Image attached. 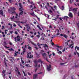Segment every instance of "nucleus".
<instances>
[{"instance_id":"f257e3e1","label":"nucleus","mask_w":79,"mask_h":79,"mask_svg":"<svg viewBox=\"0 0 79 79\" xmlns=\"http://www.w3.org/2000/svg\"><path fill=\"white\" fill-rule=\"evenodd\" d=\"M47 5H46L44 7L45 8H46L47 10H48V12L49 13H53V11H52L51 9H49V10H48V8H47V7H50L51 6H49V3H47Z\"/></svg>"},{"instance_id":"f03ea898","label":"nucleus","mask_w":79,"mask_h":79,"mask_svg":"<svg viewBox=\"0 0 79 79\" xmlns=\"http://www.w3.org/2000/svg\"><path fill=\"white\" fill-rule=\"evenodd\" d=\"M15 10H16V8L15 7H10V9H8V11H11L12 13V14H13V13H16V12H15Z\"/></svg>"},{"instance_id":"7ed1b4c3","label":"nucleus","mask_w":79,"mask_h":79,"mask_svg":"<svg viewBox=\"0 0 79 79\" xmlns=\"http://www.w3.org/2000/svg\"><path fill=\"white\" fill-rule=\"evenodd\" d=\"M27 58H31L33 57V55H31V52H30L27 54Z\"/></svg>"},{"instance_id":"20e7f679","label":"nucleus","mask_w":79,"mask_h":79,"mask_svg":"<svg viewBox=\"0 0 79 79\" xmlns=\"http://www.w3.org/2000/svg\"><path fill=\"white\" fill-rule=\"evenodd\" d=\"M19 10L20 11H21L20 13L19 14V16H21V15H22L23 14V13H24V12H23V10H21V8H19Z\"/></svg>"},{"instance_id":"39448f33","label":"nucleus","mask_w":79,"mask_h":79,"mask_svg":"<svg viewBox=\"0 0 79 79\" xmlns=\"http://www.w3.org/2000/svg\"><path fill=\"white\" fill-rule=\"evenodd\" d=\"M14 61H15V59H14V58H13L12 57H10V58L9 59L10 61H11V63H13V61L12 60V59Z\"/></svg>"},{"instance_id":"423d86ee","label":"nucleus","mask_w":79,"mask_h":79,"mask_svg":"<svg viewBox=\"0 0 79 79\" xmlns=\"http://www.w3.org/2000/svg\"><path fill=\"white\" fill-rule=\"evenodd\" d=\"M33 5L34 6V7H33V5H31L30 6V8H33L31 9V10H34V9H35V8H36V7L35 6V5H34V4H33Z\"/></svg>"},{"instance_id":"0eeeda50","label":"nucleus","mask_w":79,"mask_h":79,"mask_svg":"<svg viewBox=\"0 0 79 79\" xmlns=\"http://www.w3.org/2000/svg\"><path fill=\"white\" fill-rule=\"evenodd\" d=\"M51 65H49V66L47 68V70H48V71H50L51 70Z\"/></svg>"},{"instance_id":"6e6552de","label":"nucleus","mask_w":79,"mask_h":79,"mask_svg":"<svg viewBox=\"0 0 79 79\" xmlns=\"http://www.w3.org/2000/svg\"><path fill=\"white\" fill-rule=\"evenodd\" d=\"M17 18H18V17L15 16H15H13L12 17L10 18V19L12 20V21H13V19H17Z\"/></svg>"},{"instance_id":"1a4fd4ad","label":"nucleus","mask_w":79,"mask_h":79,"mask_svg":"<svg viewBox=\"0 0 79 79\" xmlns=\"http://www.w3.org/2000/svg\"><path fill=\"white\" fill-rule=\"evenodd\" d=\"M42 55L44 58H45L47 57V55H46V53H43Z\"/></svg>"},{"instance_id":"9d476101","label":"nucleus","mask_w":79,"mask_h":79,"mask_svg":"<svg viewBox=\"0 0 79 79\" xmlns=\"http://www.w3.org/2000/svg\"><path fill=\"white\" fill-rule=\"evenodd\" d=\"M56 50H57L58 53H59V54L60 53V54H62V52L60 51L59 50V49H58V48H57Z\"/></svg>"},{"instance_id":"9b49d317","label":"nucleus","mask_w":79,"mask_h":79,"mask_svg":"<svg viewBox=\"0 0 79 79\" xmlns=\"http://www.w3.org/2000/svg\"><path fill=\"white\" fill-rule=\"evenodd\" d=\"M38 76L37 74H34L33 75V78L37 79Z\"/></svg>"},{"instance_id":"f8f14e48","label":"nucleus","mask_w":79,"mask_h":79,"mask_svg":"<svg viewBox=\"0 0 79 79\" xmlns=\"http://www.w3.org/2000/svg\"><path fill=\"white\" fill-rule=\"evenodd\" d=\"M69 17H70V18H73V14H72L71 13H69Z\"/></svg>"},{"instance_id":"ddd939ff","label":"nucleus","mask_w":79,"mask_h":79,"mask_svg":"<svg viewBox=\"0 0 79 79\" xmlns=\"http://www.w3.org/2000/svg\"><path fill=\"white\" fill-rule=\"evenodd\" d=\"M19 6L20 7V8H21V10H23V6H22V5L21 3H19Z\"/></svg>"},{"instance_id":"4468645a","label":"nucleus","mask_w":79,"mask_h":79,"mask_svg":"<svg viewBox=\"0 0 79 79\" xmlns=\"http://www.w3.org/2000/svg\"><path fill=\"white\" fill-rule=\"evenodd\" d=\"M56 47L58 48V49H59V50H61V49H62V48H61V46H56Z\"/></svg>"},{"instance_id":"2eb2a0df","label":"nucleus","mask_w":79,"mask_h":79,"mask_svg":"<svg viewBox=\"0 0 79 79\" xmlns=\"http://www.w3.org/2000/svg\"><path fill=\"white\" fill-rule=\"evenodd\" d=\"M73 11L74 13H76V11H77V9H73Z\"/></svg>"},{"instance_id":"dca6fc26","label":"nucleus","mask_w":79,"mask_h":79,"mask_svg":"<svg viewBox=\"0 0 79 79\" xmlns=\"http://www.w3.org/2000/svg\"><path fill=\"white\" fill-rule=\"evenodd\" d=\"M26 52V48H24L23 49V54H24V52Z\"/></svg>"},{"instance_id":"f3484780","label":"nucleus","mask_w":79,"mask_h":79,"mask_svg":"<svg viewBox=\"0 0 79 79\" xmlns=\"http://www.w3.org/2000/svg\"><path fill=\"white\" fill-rule=\"evenodd\" d=\"M37 63H42V60L41 59H39L37 61Z\"/></svg>"},{"instance_id":"a211bd4d","label":"nucleus","mask_w":79,"mask_h":79,"mask_svg":"<svg viewBox=\"0 0 79 79\" xmlns=\"http://www.w3.org/2000/svg\"><path fill=\"white\" fill-rule=\"evenodd\" d=\"M17 38L18 39H17V41H20V39H19V36L18 35Z\"/></svg>"},{"instance_id":"6ab92c4d","label":"nucleus","mask_w":79,"mask_h":79,"mask_svg":"<svg viewBox=\"0 0 79 79\" xmlns=\"http://www.w3.org/2000/svg\"><path fill=\"white\" fill-rule=\"evenodd\" d=\"M37 27H38L39 29H40L41 31H42V29L40 28V27L39 26V25H37Z\"/></svg>"},{"instance_id":"aec40b11","label":"nucleus","mask_w":79,"mask_h":79,"mask_svg":"<svg viewBox=\"0 0 79 79\" xmlns=\"http://www.w3.org/2000/svg\"><path fill=\"white\" fill-rule=\"evenodd\" d=\"M75 50L76 51V48H77V50H79V47H78L77 46H76V47H75Z\"/></svg>"},{"instance_id":"412c9836","label":"nucleus","mask_w":79,"mask_h":79,"mask_svg":"<svg viewBox=\"0 0 79 79\" xmlns=\"http://www.w3.org/2000/svg\"><path fill=\"white\" fill-rule=\"evenodd\" d=\"M61 9L62 10H64V6H62L61 7Z\"/></svg>"},{"instance_id":"4be33fe9","label":"nucleus","mask_w":79,"mask_h":79,"mask_svg":"<svg viewBox=\"0 0 79 79\" xmlns=\"http://www.w3.org/2000/svg\"><path fill=\"white\" fill-rule=\"evenodd\" d=\"M43 47L44 48H45L46 47H48V46H47V45L46 44H44L43 45Z\"/></svg>"},{"instance_id":"5701e85b","label":"nucleus","mask_w":79,"mask_h":79,"mask_svg":"<svg viewBox=\"0 0 79 79\" xmlns=\"http://www.w3.org/2000/svg\"><path fill=\"white\" fill-rule=\"evenodd\" d=\"M64 19H66V20H67V19L68 18V17L66 16H65L64 17Z\"/></svg>"},{"instance_id":"b1692460","label":"nucleus","mask_w":79,"mask_h":79,"mask_svg":"<svg viewBox=\"0 0 79 79\" xmlns=\"http://www.w3.org/2000/svg\"><path fill=\"white\" fill-rule=\"evenodd\" d=\"M0 13L1 15H2V16H3V11H1Z\"/></svg>"},{"instance_id":"393cba45","label":"nucleus","mask_w":79,"mask_h":79,"mask_svg":"<svg viewBox=\"0 0 79 79\" xmlns=\"http://www.w3.org/2000/svg\"><path fill=\"white\" fill-rule=\"evenodd\" d=\"M63 36L64 37H65V38H67V37H68V35H63Z\"/></svg>"},{"instance_id":"a878e982","label":"nucleus","mask_w":79,"mask_h":79,"mask_svg":"<svg viewBox=\"0 0 79 79\" xmlns=\"http://www.w3.org/2000/svg\"><path fill=\"white\" fill-rule=\"evenodd\" d=\"M56 31H58V33L56 34L57 35H60V33H58L59 32V30L57 29L56 30Z\"/></svg>"},{"instance_id":"bb28decb","label":"nucleus","mask_w":79,"mask_h":79,"mask_svg":"<svg viewBox=\"0 0 79 79\" xmlns=\"http://www.w3.org/2000/svg\"><path fill=\"white\" fill-rule=\"evenodd\" d=\"M73 45H74V43H73V44L70 45L69 46V48H71V47H72V46Z\"/></svg>"},{"instance_id":"cd10ccee","label":"nucleus","mask_w":79,"mask_h":79,"mask_svg":"<svg viewBox=\"0 0 79 79\" xmlns=\"http://www.w3.org/2000/svg\"><path fill=\"white\" fill-rule=\"evenodd\" d=\"M18 25L19 26L20 28H21V29H22V28H23V27H22L20 25V24H18Z\"/></svg>"},{"instance_id":"c85d7f7f","label":"nucleus","mask_w":79,"mask_h":79,"mask_svg":"<svg viewBox=\"0 0 79 79\" xmlns=\"http://www.w3.org/2000/svg\"><path fill=\"white\" fill-rule=\"evenodd\" d=\"M20 65L21 66V67H22V68H23H23H24V66H23L22 65V64H21V63H20Z\"/></svg>"},{"instance_id":"c756f323","label":"nucleus","mask_w":79,"mask_h":79,"mask_svg":"<svg viewBox=\"0 0 79 79\" xmlns=\"http://www.w3.org/2000/svg\"><path fill=\"white\" fill-rule=\"evenodd\" d=\"M34 63L35 64H37V61H36V60H35L34 61Z\"/></svg>"},{"instance_id":"7c9ffc66","label":"nucleus","mask_w":79,"mask_h":79,"mask_svg":"<svg viewBox=\"0 0 79 79\" xmlns=\"http://www.w3.org/2000/svg\"><path fill=\"white\" fill-rule=\"evenodd\" d=\"M21 61L22 62L23 64L24 63V61H23V60H22V58H21Z\"/></svg>"},{"instance_id":"2f4dec72","label":"nucleus","mask_w":79,"mask_h":79,"mask_svg":"<svg viewBox=\"0 0 79 79\" xmlns=\"http://www.w3.org/2000/svg\"><path fill=\"white\" fill-rule=\"evenodd\" d=\"M27 28L28 29H31V27H30L29 26H27Z\"/></svg>"},{"instance_id":"473e14b6","label":"nucleus","mask_w":79,"mask_h":79,"mask_svg":"<svg viewBox=\"0 0 79 79\" xmlns=\"http://www.w3.org/2000/svg\"><path fill=\"white\" fill-rule=\"evenodd\" d=\"M28 49H29V50H31V49H32V48L31 47L29 46L28 48Z\"/></svg>"},{"instance_id":"72a5a7b5","label":"nucleus","mask_w":79,"mask_h":79,"mask_svg":"<svg viewBox=\"0 0 79 79\" xmlns=\"http://www.w3.org/2000/svg\"><path fill=\"white\" fill-rule=\"evenodd\" d=\"M9 50L10 51H13V48H11L10 49H9Z\"/></svg>"},{"instance_id":"f704fd0d","label":"nucleus","mask_w":79,"mask_h":79,"mask_svg":"<svg viewBox=\"0 0 79 79\" xmlns=\"http://www.w3.org/2000/svg\"><path fill=\"white\" fill-rule=\"evenodd\" d=\"M35 48V50H38V48H37V47L36 46H35L34 47Z\"/></svg>"},{"instance_id":"c9c22d12","label":"nucleus","mask_w":79,"mask_h":79,"mask_svg":"<svg viewBox=\"0 0 79 79\" xmlns=\"http://www.w3.org/2000/svg\"><path fill=\"white\" fill-rule=\"evenodd\" d=\"M54 8H55V9L56 10V8H57V7H56V6H54Z\"/></svg>"},{"instance_id":"e433bc0d","label":"nucleus","mask_w":79,"mask_h":79,"mask_svg":"<svg viewBox=\"0 0 79 79\" xmlns=\"http://www.w3.org/2000/svg\"><path fill=\"white\" fill-rule=\"evenodd\" d=\"M51 8L52 10H53V11H54L55 9H53V7H51Z\"/></svg>"},{"instance_id":"4c0bfd02","label":"nucleus","mask_w":79,"mask_h":79,"mask_svg":"<svg viewBox=\"0 0 79 79\" xmlns=\"http://www.w3.org/2000/svg\"><path fill=\"white\" fill-rule=\"evenodd\" d=\"M25 66H27V67H28V66H30V65L29 64H27L25 65Z\"/></svg>"},{"instance_id":"58836bf2","label":"nucleus","mask_w":79,"mask_h":79,"mask_svg":"<svg viewBox=\"0 0 79 79\" xmlns=\"http://www.w3.org/2000/svg\"><path fill=\"white\" fill-rule=\"evenodd\" d=\"M37 64H35V67H37Z\"/></svg>"},{"instance_id":"ea45409f","label":"nucleus","mask_w":79,"mask_h":79,"mask_svg":"<svg viewBox=\"0 0 79 79\" xmlns=\"http://www.w3.org/2000/svg\"><path fill=\"white\" fill-rule=\"evenodd\" d=\"M23 72L24 74V76H26V74L25 73H24V71H23Z\"/></svg>"},{"instance_id":"a19ab883","label":"nucleus","mask_w":79,"mask_h":79,"mask_svg":"<svg viewBox=\"0 0 79 79\" xmlns=\"http://www.w3.org/2000/svg\"><path fill=\"white\" fill-rule=\"evenodd\" d=\"M20 23H22V24H24V23H25V22H20Z\"/></svg>"},{"instance_id":"79ce46f5","label":"nucleus","mask_w":79,"mask_h":79,"mask_svg":"<svg viewBox=\"0 0 79 79\" xmlns=\"http://www.w3.org/2000/svg\"><path fill=\"white\" fill-rule=\"evenodd\" d=\"M73 0H70V3H72V2H73Z\"/></svg>"},{"instance_id":"37998d69","label":"nucleus","mask_w":79,"mask_h":79,"mask_svg":"<svg viewBox=\"0 0 79 79\" xmlns=\"http://www.w3.org/2000/svg\"><path fill=\"white\" fill-rule=\"evenodd\" d=\"M57 19L56 18V19H52V20H55V21H56V19Z\"/></svg>"},{"instance_id":"c03bdc74","label":"nucleus","mask_w":79,"mask_h":79,"mask_svg":"<svg viewBox=\"0 0 79 79\" xmlns=\"http://www.w3.org/2000/svg\"><path fill=\"white\" fill-rule=\"evenodd\" d=\"M76 0V2H78V3H79V0Z\"/></svg>"},{"instance_id":"a18cd8bd","label":"nucleus","mask_w":79,"mask_h":79,"mask_svg":"<svg viewBox=\"0 0 79 79\" xmlns=\"http://www.w3.org/2000/svg\"><path fill=\"white\" fill-rule=\"evenodd\" d=\"M9 2H10V3H11V2H12L11 0H9Z\"/></svg>"},{"instance_id":"49530a36","label":"nucleus","mask_w":79,"mask_h":79,"mask_svg":"<svg viewBox=\"0 0 79 79\" xmlns=\"http://www.w3.org/2000/svg\"><path fill=\"white\" fill-rule=\"evenodd\" d=\"M14 27H16V25L14 23Z\"/></svg>"},{"instance_id":"de8ad7c7","label":"nucleus","mask_w":79,"mask_h":79,"mask_svg":"<svg viewBox=\"0 0 79 79\" xmlns=\"http://www.w3.org/2000/svg\"><path fill=\"white\" fill-rule=\"evenodd\" d=\"M28 74L29 75V76H31V74L30 73H28Z\"/></svg>"},{"instance_id":"09e8293b","label":"nucleus","mask_w":79,"mask_h":79,"mask_svg":"<svg viewBox=\"0 0 79 79\" xmlns=\"http://www.w3.org/2000/svg\"><path fill=\"white\" fill-rule=\"evenodd\" d=\"M37 45H38V46H39H39H40V44L39 43H38L37 44Z\"/></svg>"},{"instance_id":"8fccbe9b","label":"nucleus","mask_w":79,"mask_h":79,"mask_svg":"<svg viewBox=\"0 0 79 79\" xmlns=\"http://www.w3.org/2000/svg\"><path fill=\"white\" fill-rule=\"evenodd\" d=\"M4 28H5V27H4V26H2V29H4Z\"/></svg>"},{"instance_id":"3c124183","label":"nucleus","mask_w":79,"mask_h":79,"mask_svg":"<svg viewBox=\"0 0 79 79\" xmlns=\"http://www.w3.org/2000/svg\"><path fill=\"white\" fill-rule=\"evenodd\" d=\"M15 34H18V32H17V31H15Z\"/></svg>"},{"instance_id":"603ef678","label":"nucleus","mask_w":79,"mask_h":79,"mask_svg":"<svg viewBox=\"0 0 79 79\" xmlns=\"http://www.w3.org/2000/svg\"><path fill=\"white\" fill-rule=\"evenodd\" d=\"M37 19H38L39 21H40V18H39L38 17H37Z\"/></svg>"},{"instance_id":"864d4df0","label":"nucleus","mask_w":79,"mask_h":79,"mask_svg":"<svg viewBox=\"0 0 79 79\" xmlns=\"http://www.w3.org/2000/svg\"><path fill=\"white\" fill-rule=\"evenodd\" d=\"M52 56V54H51L50 55H49V58H50V57Z\"/></svg>"},{"instance_id":"5fc2aeb1","label":"nucleus","mask_w":79,"mask_h":79,"mask_svg":"<svg viewBox=\"0 0 79 79\" xmlns=\"http://www.w3.org/2000/svg\"><path fill=\"white\" fill-rule=\"evenodd\" d=\"M36 37H38V38H39L40 37V36L39 35H36Z\"/></svg>"},{"instance_id":"6e6d98bb","label":"nucleus","mask_w":79,"mask_h":79,"mask_svg":"<svg viewBox=\"0 0 79 79\" xmlns=\"http://www.w3.org/2000/svg\"><path fill=\"white\" fill-rule=\"evenodd\" d=\"M77 24L78 26V27H79V23H77Z\"/></svg>"},{"instance_id":"4d7b16f0","label":"nucleus","mask_w":79,"mask_h":79,"mask_svg":"<svg viewBox=\"0 0 79 79\" xmlns=\"http://www.w3.org/2000/svg\"><path fill=\"white\" fill-rule=\"evenodd\" d=\"M63 52H65V48H64L63 50L62 51Z\"/></svg>"},{"instance_id":"13d9d810","label":"nucleus","mask_w":79,"mask_h":79,"mask_svg":"<svg viewBox=\"0 0 79 79\" xmlns=\"http://www.w3.org/2000/svg\"><path fill=\"white\" fill-rule=\"evenodd\" d=\"M15 23H19V22L16 21H15Z\"/></svg>"},{"instance_id":"bf43d9fd","label":"nucleus","mask_w":79,"mask_h":79,"mask_svg":"<svg viewBox=\"0 0 79 79\" xmlns=\"http://www.w3.org/2000/svg\"><path fill=\"white\" fill-rule=\"evenodd\" d=\"M18 74L19 75H20V74H21V73H20V72H19V71H18Z\"/></svg>"},{"instance_id":"052dcab7","label":"nucleus","mask_w":79,"mask_h":79,"mask_svg":"<svg viewBox=\"0 0 79 79\" xmlns=\"http://www.w3.org/2000/svg\"><path fill=\"white\" fill-rule=\"evenodd\" d=\"M32 44L34 45H36V44H35L34 43H32Z\"/></svg>"},{"instance_id":"680f3d73","label":"nucleus","mask_w":79,"mask_h":79,"mask_svg":"<svg viewBox=\"0 0 79 79\" xmlns=\"http://www.w3.org/2000/svg\"><path fill=\"white\" fill-rule=\"evenodd\" d=\"M24 42H23V43H22L21 44V45H23V44H24Z\"/></svg>"},{"instance_id":"e2e57ef3","label":"nucleus","mask_w":79,"mask_h":79,"mask_svg":"<svg viewBox=\"0 0 79 79\" xmlns=\"http://www.w3.org/2000/svg\"><path fill=\"white\" fill-rule=\"evenodd\" d=\"M13 31H10V34H13Z\"/></svg>"},{"instance_id":"0e129e2a","label":"nucleus","mask_w":79,"mask_h":79,"mask_svg":"<svg viewBox=\"0 0 79 79\" xmlns=\"http://www.w3.org/2000/svg\"><path fill=\"white\" fill-rule=\"evenodd\" d=\"M69 56V57H71V54H70Z\"/></svg>"},{"instance_id":"69168bd1","label":"nucleus","mask_w":79,"mask_h":79,"mask_svg":"<svg viewBox=\"0 0 79 79\" xmlns=\"http://www.w3.org/2000/svg\"><path fill=\"white\" fill-rule=\"evenodd\" d=\"M38 67L39 68H40V64H39V65H38Z\"/></svg>"},{"instance_id":"338daca9","label":"nucleus","mask_w":79,"mask_h":79,"mask_svg":"<svg viewBox=\"0 0 79 79\" xmlns=\"http://www.w3.org/2000/svg\"><path fill=\"white\" fill-rule=\"evenodd\" d=\"M5 73V70H3V71H2V73H3V74H4Z\"/></svg>"},{"instance_id":"774afa93","label":"nucleus","mask_w":79,"mask_h":79,"mask_svg":"<svg viewBox=\"0 0 79 79\" xmlns=\"http://www.w3.org/2000/svg\"><path fill=\"white\" fill-rule=\"evenodd\" d=\"M74 55H76V52H74Z\"/></svg>"}]
</instances>
